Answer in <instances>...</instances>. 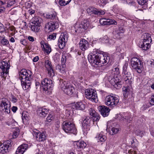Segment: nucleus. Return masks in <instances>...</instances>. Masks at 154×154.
<instances>
[{
  "mask_svg": "<svg viewBox=\"0 0 154 154\" xmlns=\"http://www.w3.org/2000/svg\"><path fill=\"white\" fill-rule=\"evenodd\" d=\"M93 54L88 56V59L91 64L94 67H100L109 61L110 57L106 55Z\"/></svg>",
  "mask_w": 154,
  "mask_h": 154,
  "instance_id": "nucleus-1",
  "label": "nucleus"
},
{
  "mask_svg": "<svg viewBox=\"0 0 154 154\" xmlns=\"http://www.w3.org/2000/svg\"><path fill=\"white\" fill-rule=\"evenodd\" d=\"M19 78L21 80V84L24 90L29 89L31 85L32 72L29 70L22 69L19 73Z\"/></svg>",
  "mask_w": 154,
  "mask_h": 154,
  "instance_id": "nucleus-2",
  "label": "nucleus"
},
{
  "mask_svg": "<svg viewBox=\"0 0 154 154\" xmlns=\"http://www.w3.org/2000/svg\"><path fill=\"white\" fill-rule=\"evenodd\" d=\"M110 74L108 78V80L112 85L116 88L121 87V82L119 79V75L120 71L118 66H114L111 71L109 72Z\"/></svg>",
  "mask_w": 154,
  "mask_h": 154,
  "instance_id": "nucleus-3",
  "label": "nucleus"
},
{
  "mask_svg": "<svg viewBox=\"0 0 154 154\" xmlns=\"http://www.w3.org/2000/svg\"><path fill=\"white\" fill-rule=\"evenodd\" d=\"M73 119H71L69 120L64 121L63 123L62 128L66 133H69L76 134L77 130L75 124L73 123Z\"/></svg>",
  "mask_w": 154,
  "mask_h": 154,
  "instance_id": "nucleus-4",
  "label": "nucleus"
},
{
  "mask_svg": "<svg viewBox=\"0 0 154 154\" xmlns=\"http://www.w3.org/2000/svg\"><path fill=\"white\" fill-rule=\"evenodd\" d=\"M59 87L65 93L69 95H72L74 92V89L72 86L63 79L60 80Z\"/></svg>",
  "mask_w": 154,
  "mask_h": 154,
  "instance_id": "nucleus-5",
  "label": "nucleus"
},
{
  "mask_svg": "<svg viewBox=\"0 0 154 154\" xmlns=\"http://www.w3.org/2000/svg\"><path fill=\"white\" fill-rule=\"evenodd\" d=\"M86 98L92 102L97 103L98 101V98L96 91L92 88L87 89L85 91Z\"/></svg>",
  "mask_w": 154,
  "mask_h": 154,
  "instance_id": "nucleus-6",
  "label": "nucleus"
},
{
  "mask_svg": "<svg viewBox=\"0 0 154 154\" xmlns=\"http://www.w3.org/2000/svg\"><path fill=\"white\" fill-rule=\"evenodd\" d=\"M42 20L39 17H33L31 20V29L32 30L35 32H38L41 28V23Z\"/></svg>",
  "mask_w": 154,
  "mask_h": 154,
  "instance_id": "nucleus-7",
  "label": "nucleus"
},
{
  "mask_svg": "<svg viewBox=\"0 0 154 154\" xmlns=\"http://www.w3.org/2000/svg\"><path fill=\"white\" fill-rule=\"evenodd\" d=\"M119 101V99L118 97L111 95L107 96L105 100L106 104L112 108L116 106Z\"/></svg>",
  "mask_w": 154,
  "mask_h": 154,
  "instance_id": "nucleus-8",
  "label": "nucleus"
},
{
  "mask_svg": "<svg viewBox=\"0 0 154 154\" xmlns=\"http://www.w3.org/2000/svg\"><path fill=\"white\" fill-rule=\"evenodd\" d=\"M143 39L141 43V47L143 50H147L150 47V43L152 42L150 35L148 33H145L143 35Z\"/></svg>",
  "mask_w": 154,
  "mask_h": 154,
  "instance_id": "nucleus-9",
  "label": "nucleus"
},
{
  "mask_svg": "<svg viewBox=\"0 0 154 154\" xmlns=\"http://www.w3.org/2000/svg\"><path fill=\"white\" fill-rule=\"evenodd\" d=\"M142 63L138 58L134 57L131 60V64L132 68L137 71L138 73H141L142 72L143 67Z\"/></svg>",
  "mask_w": 154,
  "mask_h": 154,
  "instance_id": "nucleus-10",
  "label": "nucleus"
},
{
  "mask_svg": "<svg viewBox=\"0 0 154 154\" xmlns=\"http://www.w3.org/2000/svg\"><path fill=\"white\" fill-rule=\"evenodd\" d=\"M10 67V65L7 61H2L0 62V68L2 70L1 74L2 77L5 78L6 77V75L8 74Z\"/></svg>",
  "mask_w": 154,
  "mask_h": 154,
  "instance_id": "nucleus-11",
  "label": "nucleus"
},
{
  "mask_svg": "<svg viewBox=\"0 0 154 154\" xmlns=\"http://www.w3.org/2000/svg\"><path fill=\"white\" fill-rule=\"evenodd\" d=\"M10 102L8 100L5 98H2L0 104V107L2 111L7 114L10 112Z\"/></svg>",
  "mask_w": 154,
  "mask_h": 154,
  "instance_id": "nucleus-12",
  "label": "nucleus"
},
{
  "mask_svg": "<svg viewBox=\"0 0 154 154\" xmlns=\"http://www.w3.org/2000/svg\"><path fill=\"white\" fill-rule=\"evenodd\" d=\"M43 90L46 91H49L51 90L53 85L52 81L47 78H45L41 82Z\"/></svg>",
  "mask_w": 154,
  "mask_h": 154,
  "instance_id": "nucleus-13",
  "label": "nucleus"
},
{
  "mask_svg": "<svg viewBox=\"0 0 154 154\" xmlns=\"http://www.w3.org/2000/svg\"><path fill=\"white\" fill-rule=\"evenodd\" d=\"M59 26L57 21L50 22L45 24V30L46 32H49L57 28Z\"/></svg>",
  "mask_w": 154,
  "mask_h": 154,
  "instance_id": "nucleus-14",
  "label": "nucleus"
},
{
  "mask_svg": "<svg viewBox=\"0 0 154 154\" xmlns=\"http://www.w3.org/2000/svg\"><path fill=\"white\" fill-rule=\"evenodd\" d=\"M91 121V119L89 116L86 117L83 120L82 130L84 134H86L88 131L90 130V126Z\"/></svg>",
  "mask_w": 154,
  "mask_h": 154,
  "instance_id": "nucleus-15",
  "label": "nucleus"
},
{
  "mask_svg": "<svg viewBox=\"0 0 154 154\" xmlns=\"http://www.w3.org/2000/svg\"><path fill=\"white\" fill-rule=\"evenodd\" d=\"M68 40L67 35L66 33H62L58 41V45L60 49L63 48L65 46Z\"/></svg>",
  "mask_w": 154,
  "mask_h": 154,
  "instance_id": "nucleus-16",
  "label": "nucleus"
},
{
  "mask_svg": "<svg viewBox=\"0 0 154 154\" xmlns=\"http://www.w3.org/2000/svg\"><path fill=\"white\" fill-rule=\"evenodd\" d=\"M11 140L4 142L0 145V152L4 154L8 152L10 147L11 146Z\"/></svg>",
  "mask_w": 154,
  "mask_h": 154,
  "instance_id": "nucleus-17",
  "label": "nucleus"
},
{
  "mask_svg": "<svg viewBox=\"0 0 154 154\" xmlns=\"http://www.w3.org/2000/svg\"><path fill=\"white\" fill-rule=\"evenodd\" d=\"M122 74H124L123 81H124L125 83L127 84L128 86L130 85L133 81V79L131 73L128 72Z\"/></svg>",
  "mask_w": 154,
  "mask_h": 154,
  "instance_id": "nucleus-18",
  "label": "nucleus"
},
{
  "mask_svg": "<svg viewBox=\"0 0 154 154\" xmlns=\"http://www.w3.org/2000/svg\"><path fill=\"white\" fill-rule=\"evenodd\" d=\"M45 66L48 72V73L49 76H53L54 75V73L51 62L48 60H46L45 62Z\"/></svg>",
  "mask_w": 154,
  "mask_h": 154,
  "instance_id": "nucleus-19",
  "label": "nucleus"
},
{
  "mask_svg": "<svg viewBox=\"0 0 154 154\" xmlns=\"http://www.w3.org/2000/svg\"><path fill=\"white\" fill-rule=\"evenodd\" d=\"M100 23L103 26L110 25H115L117 24V22L115 20L105 18H102L99 20Z\"/></svg>",
  "mask_w": 154,
  "mask_h": 154,
  "instance_id": "nucleus-20",
  "label": "nucleus"
},
{
  "mask_svg": "<svg viewBox=\"0 0 154 154\" xmlns=\"http://www.w3.org/2000/svg\"><path fill=\"white\" fill-rule=\"evenodd\" d=\"M33 132V135L37 141H43L45 140L46 136L44 133L39 132L37 130L36 131H34Z\"/></svg>",
  "mask_w": 154,
  "mask_h": 154,
  "instance_id": "nucleus-21",
  "label": "nucleus"
},
{
  "mask_svg": "<svg viewBox=\"0 0 154 154\" xmlns=\"http://www.w3.org/2000/svg\"><path fill=\"white\" fill-rule=\"evenodd\" d=\"M48 109L44 107L38 108L36 110L37 114L41 117H45L48 114Z\"/></svg>",
  "mask_w": 154,
  "mask_h": 154,
  "instance_id": "nucleus-22",
  "label": "nucleus"
},
{
  "mask_svg": "<svg viewBox=\"0 0 154 154\" xmlns=\"http://www.w3.org/2000/svg\"><path fill=\"white\" fill-rule=\"evenodd\" d=\"M98 109L101 114L104 117L108 116L109 114L110 109L106 106H99L98 107Z\"/></svg>",
  "mask_w": 154,
  "mask_h": 154,
  "instance_id": "nucleus-23",
  "label": "nucleus"
},
{
  "mask_svg": "<svg viewBox=\"0 0 154 154\" xmlns=\"http://www.w3.org/2000/svg\"><path fill=\"white\" fill-rule=\"evenodd\" d=\"M79 46L80 49L83 51L88 49L89 46V44L88 42L84 39L81 40L79 43Z\"/></svg>",
  "mask_w": 154,
  "mask_h": 154,
  "instance_id": "nucleus-24",
  "label": "nucleus"
},
{
  "mask_svg": "<svg viewBox=\"0 0 154 154\" xmlns=\"http://www.w3.org/2000/svg\"><path fill=\"white\" fill-rule=\"evenodd\" d=\"M89 111L90 115L92 116L93 122L99 121L100 118V115L92 108H90Z\"/></svg>",
  "mask_w": 154,
  "mask_h": 154,
  "instance_id": "nucleus-25",
  "label": "nucleus"
},
{
  "mask_svg": "<svg viewBox=\"0 0 154 154\" xmlns=\"http://www.w3.org/2000/svg\"><path fill=\"white\" fill-rule=\"evenodd\" d=\"M85 107V104L82 102H79L74 103L72 106V108L73 109L79 110H84Z\"/></svg>",
  "mask_w": 154,
  "mask_h": 154,
  "instance_id": "nucleus-26",
  "label": "nucleus"
},
{
  "mask_svg": "<svg viewBox=\"0 0 154 154\" xmlns=\"http://www.w3.org/2000/svg\"><path fill=\"white\" fill-rule=\"evenodd\" d=\"M87 11L88 12H92V13L98 15H103L105 13V12L103 10H99L96 8H88L87 9Z\"/></svg>",
  "mask_w": 154,
  "mask_h": 154,
  "instance_id": "nucleus-27",
  "label": "nucleus"
},
{
  "mask_svg": "<svg viewBox=\"0 0 154 154\" xmlns=\"http://www.w3.org/2000/svg\"><path fill=\"white\" fill-rule=\"evenodd\" d=\"M28 145L26 144H23L20 146L17 149L16 153L17 154H23L26 150Z\"/></svg>",
  "mask_w": 154,
  "mask_h": 154,
  "instance_id": "nucleus-28",
  "label": "nucleus"
},
{
  "mask_svg": "<svg viewBox=\"0 0 154 154\" xmlns=\"http://www.w3.org/2000/svg\"><path fill=\"white\" fill-rule=\"evenodd\" d=\"M109 123H107L106 131H109L110 134L111 135H113L117 134L119 131L118 128L112 127V126L109 127Z\"/></svg>",
  "mask_w": 154,
  "mask_h": 154,
  "instance_id": "nucleus-29",
  "label": "nucleus"
},
{
  "mask_svg": "<svg viewBox=\"0 0 154 154\" xmlns=\"http://www.w3.org/2000/svg\"><path fill=\"white\" fill-rule=\"evenodd\" d=\"M74 144H76L78 149H83L85 148L87 146L86 143L83 141H76L74 143Z\"/></svg>",
  "mask_w": 154,
  "mask_h": 154,
  "instance_id": "nucleus-30",
  "label": "nucleus"
},
{
  "mask_svg": "<svg viewBox=\"0 0 154 154\" xmlns=\"http://www.w3.org/2000/svg\"><path fill=\"white\" fill-rule=\"evenodd\" d=\"M104 134L103 132H101L96 137V138H97L98 142L99 141L104 142L106 140V137Z\"/></svg>",
  "mask_w": 154,
  "mask_h": 154,
  "instance_id": "nucleus-31",
  "label": "nucleus"
},
{
  "mask_svg": "<svg viewBox=\"0 0 154 154\" xmlns=\"http://www.w3.org/2000/svg\"><path fill=\"white\" fill-rule=\"evenodd\" d=\"M89 23L87 20H84L83 22H82L81 24L79 25L80 28H83L85 29H86L89 26Z\"/></svg>",
  "mask_w": 154,
  "mask_h": 154,
  "instance_id": "nucleus-32",
  "label": "nucleus"
},
{
  "mask_svg": "<svg viewBox=\"0 0 154 154\" xmlns=\"http://www.w3.org/2000/svg\"><path fill=\"white\" fill-rule=\"evenodd\" d=\"M122 91L124 97H127L129 94L130 90L129 87H123L122 88Z\"/></svg>",
  "mask_w": 154,
  "mask_h": 154,
  "instance_id": "nucleus-33",
  "label": "nucleus"
},
{
  "mask_svg": "<svg viewBox=\"0 0 154 154\" xmlns=\"http://www.w3.org/2000/svg\"><path fill=\"white\" fill-rule=\"evenodd\" d=\"M71 1V0H59L58 3L60 6H64L69 4Z\"/></svg>",
  "mask_w": 154,
  "mask_h": 154,
  "instance_id": "nucleus-34",
  "label": "nucleus"
},
{
  "mask_svg": "<svg viewBox=\"0 0 154 154\" xmlns=\"http://www.w3.org/2000/svg\"><path fill=\"white\" fill-rule=\"evenodd\" d=\"M56 13L55 11H53L51 13L48 14H46V17L47 18L54 19H55L56 20Z\"/></svg>",
  "mask_w": 154,
  "mask_h": 154,
  "instance_id": "nucleus-35",
  "label": "nucleus"
},
{
  "mask_svg": "<svg viewBox=\"0 0 154 154\" xmlns=\"http://www.w3.org/2000/svg\"><path fill=\"white\" fill-rule=\"evenodd\" d=\"M66 67V64H62V66L58 64L56 66V69L58 70L61 72L63 73L65 70Z\"/></svg>",
  "mask_w": 154,
  "mask_h": 154,
  "instance_id": "nucleus-36",
  "label": "nucleus"
},
{
  "mask_svg": "<svg viewBox=\"0 0 154 154\" xmlns=\"http://www.w3.org/2000/svg\"><path fill=\"white\" fill-rule=\"evenodd\" d=\"M7 124L9 126H15L17 125V122L13 119H10L6 122Z\"/></svg>",
  "mask_w": 154,
  "mask_h": 154,
  "instance_id": "nucleus-37",
  "label": "nucleus"
},
{
  "mask_svg": "<svg viewBox=\"0 0 154 154\" xmlns=\"http://www.w3.org/2000/svg\"><path fill=\"white\" fill-rule=\"evenodd\" d=\"M45 46L43 48L44 51L48 54H49L51 51V49L49 45L47 43L45 44Z\"/></svg>",
  "mask_w": 154,
  "mask_h": 154,
  "instance_id": "nucleus-38",
  "label": "nucleus"
},
{
  "mask_svg": "<svg viewBox=\"0 0 154 154\" xmlns=\"http://www.w3.org/2000/svg\"><path fill=\"white\" fill-rule=\"evenodd\" d=\"M120 119L121 120H127V122H130L131 121L132 119L131 118H130L129 117H127L126 116H123V115H120ZM120 117V116H119Z\"/></svg>",
  "mask_w": 154,
  "mask_h": 154,
  "instance_id": "nucleus-39",
  "label": "nucleus"
},
{
  "mask_svg": "<svg viewBox=\"0 0 154 154\" xmlns=\"http://www.w3.org/2000/svg\"><path fill=\"white\" fill-rule=\"evenodd\" d=\"M67 54L64 53L62 54V57L61 59V62L62 64H65V63L67 59Z\"/></svg>",
  "mask_w": 154,
  "mask_h": 154,
  "instance_id": "nucleus-40",
  "label": "nucleus"
},
{
  "mask_svg": "<svg viewBox=\"0 0 154 154\" xmlns=\"http://www.w3.org/2000/svg\"><path fill=\"white\" fill-rule=\"evenodd\" d=\"M128 64L127 63H125L123 67V72L122 73H125L126 72H128Z\"/></svg>",
  "mask_w": 154,
  "mask_h": 154,
  "instance_id": "nucleus-41",
  "label": "nucleus"
},
{
  "mask_svg": "<svg viewBox=\"0 0 154 154\" xmlns=\"http://www.w3.org/2000/svg\"><path fill=\"white\" fill-rule=\"evenodd\" d=\"M1 43L2 45H5L9 43V42L7 39L4 38L2 40Z\"/></svg>",
  "mask_w": 154,
  "mask_h": 154,
  "instance_id": "nucleus-42",
  "label": "nucleus"
},
{
  "mask_svg": "<svg viewBox=\"0 0 154 154\" xmlns=\"http://www.w3.org/2000/svg\"><path fill=\"white\" fill-rule=\"evenodd\" d=\"M53 119V116L51 114H49L48 116L46 119V121L48 122H50Z\"/></svg>",
  "mask_w": 154,
  "mask_h": 154,
  "instance_id": "nucleus-43",
  "label": "nucleus"
},
{
  "mask_svg": "<svg viewBox=\"0 0 154 154\" xmlns=\"http://www.w3.org/2000/svg\"><path fill=\"white\" fill-rule=\"evenodd\" d=\"M56 38V34L55 33H53L52 35H49L48 37V39H49L50 40H54Z\"/></svg>",
  "mask_w": 154,
  "mask_h": 154,
  "instance_id": "nucleus-44",
  "label": "nucleus"
},
{
  "mask_svg": "<svg viewBox=\"0 0 154 154\" xmlns=\"http://www.w3.org/2000/svg\"><path fill=\"white\" fill-rule=\"evenodd\" d=\"M18 131H14L13 132L12 136L13 138H16L18 137L19 132L18 130Z\"/></svg>",
  "mask_w": 154,
  "mask_h": 154,
  "instance_id": "nucleus-45",
  "label": "nucleus"
},
{
  "mask_svg": "<svg viewBox=\"0 0 154 154\" xmlns=\"http://www.w3.org/2000/svg\"><path fill=\"white\" fill-rule=\"evenodd\" d=\"M15 1L14 0H9L8 3V7H10L15 3Z\"/></svg>",
  "mask_w": 154,
  "mask_h": 154,
  "instance_id": "nucleus-46",
  "label": "nucleus"
},
{
  "mask_svg": "<svg viewBox=\"0 0 154 154\" xmlns=\"http://www.w3.org/2000/svg\"><path fill=\"white\" fill-rule=\"evenodd\" d=\"M147 0H137V2L139 5H143L147 2Z\"/></svg>",
  "mask_w": 154,
  "mask_h": 154,
  "instance_id": "nucleus-47",
  "label": "nucleus"
},
{
  "mask_svg": "<svg viewBox=\"0 0 154 154\" xmlns=\"http://www.w3.org/2000/svg\"><path fill=\"white\" fill-rule=\"evenodd\" d=\"M11 97V101L13 103H16L17 101L16 97L13 95H12Z\"/></svg>",
  "mask_w": 154,
  "mask_h": 154,
  "instance_id": "nucleus-48",
  "label": "nucleus"
},
{
  "mask_svg": "<svg viewBox=\"0 0 154 154\" xmlns=\"http://www.w3.org/2000/svg\"><path fill=\"white\" fill-rule=\"evenodd\" d=\"M3 25L0 22V32H2L5 31V29L3 28Z\"/></svg>",
  "mask_w": 154,
  "mask_h": 154,
  "instance_id": "nucleus-49",
  "label": "nucleus"
},
{
  "mask_svg": "<svg viewBox=\"0 0 154 154\" xmlns=\"http://www.w3.org/2000/svg\"><path fill=\"white\" fill-rule=\"evenodd\" d=\"M137 151L136 150L130 149L128 150V153L127 154H136Z\"/></svg>",
  "mask_w": 154,
  "mask_h": 154,
  "instance_id": "nucleus-50",
  "label": "nucleus"
},
{
  "mask_svg": "<svg viewBox=\"0 0 154 154\" xmlns=\"http://www.w3.org/2000/svg\"><path fill=\"white\" fill-rule=\"evenodd\" d=\"M55 129L56 130H58L60 128V122L59 121H57L55 125Z\"/></svg>",
  "mask_w": 154,
  "mask_h": 154,
  "instance_id": "nucleus-51",
  "label": "nucleus"
},
{
  "mask_svg": "<svg viewBox=\"0 0 154 154\" xmlns=\"http://www.w3.org/2000/svg\"><path fill=\"white\" fill-rule=\"evenodd\" d=\"M138 146L137 143L134 142H132L131 146L133 148H136Z\"/></svg>",
  "mask_w": 154,
  "mask_h": 154,
  "instance_id": "nucleus-52",
  "label": "nucleus"
},
{
  "mask_svg": "<svg viewBox=\"0 0 154 154\" xmlns=\"http://www.w3.org/2000/svg\"><path fill=\"white\" fill-rule=\"evenodd\" d=\"M28 13L29 14L32 15L35 13V11L32 9H30L28 10Z\"/></svg>",
  "mask_w": 154,
  "mask_h": 154,
  "instance_id": "nucleus-53",
  "label": "nucleus"
},
{
  "mask_svg": "<svg viewBox=\"0 0 154 154\" xmlns=\"http://www.w3.org/2000/svg\"><path fill=\"white\" fill-rule=\"evenodd\" d=\"M28 38L30 41L32 42H33L35 40L34 37L30 36H29Z\"/></svg>",
  "mask_w": 154,
  "mask_h": 154,
  "instance_id": "nucleus-54",
  "label": "nucleus"
},
{
  "mask_svg": "<svg viewBox=\"0 0 154 154\" xmlns=\"http://www.w3.org/2000/svg\"><path fill=\"white\" fill-rule=\"evenodd\" d=\"M17 109V106H13L12 108V110L14 112H15Z\"/></svg>",
  "mask_w": 154,
  "mask_h": 154,
  "instance_id": "nucleus-55",
  "label": "nucleus"
},
{
  "mask_svg": "<svg viewBox=\"0 0 154 154\" xmlns=\"http://www.w3.org/2000/svg\"><path fill=\"white\" fill-rule=\"evenodd\" d=\"M39 59V57L38 56H37L34 57L33 59V61L34 62H36Z\"/></svg>",
  "mask_w": 154,
  "mask_h": 154,
  "instance_id": "nucleus-56",
  "label": "nucleus"
},
{
  "mask_svg": "<svg viewBox=\"0 0 154 154\" xmlns=\"http://www.w3.org/2000/svg\"><path fill=\"white\" fill-rule=\"evenodd\" d=\"M5 11V8L4 7H0V13H3Z\"/></svg>",
  "mask_w": 154,
  "mask_h": 154,
  "instance_id": "nucleus-57",
  "label": "nucleus"
},
{
  "mask_svg": "<svg viewBox=\"0 0 154 154\" xmlns=\"http://www.w3.org/2000/svg\"><path fill=\"white\" fill-rule=\"evenodd\" d=\"M150 130L151 135L152 136L154 137V128H152Z\"/></svg>",
  "mask_w": 154,
  "mask_h": 154,
  "instance_id": "nucleus-58",
  "label": "nucleus"
},
{
  "mask_svg": "<svg viewBox=\"0 0 154 154\" xmlns=\"http://www.w3.org/2000/svg\"><path fill=\"white\" fill-rule=\"evenodd\" d=\"M151 99L150 101V103L152 105H154V99L151 97Z\"/></svg>",
  "mask_w": 154,
  "mask_h": 154,
  "instance_id": "nucleus-59",
  "label": "nucleus"
},
{
  "mask_svg": "<svg viewBox=\"0 0 154 154\" xmlns=\"http://www.w3.org/2000/svg\"><path fill=\"white\" fill-rule=\"evenodd\" d=\"M45 43L44 41H42L40 42V44L41 45L42 47L43 48H43H44V47L45 46Z\"/></svg>",
  "mask_w": 154,
  "mask_h": 154,
  "instance_id": "nucleus-60",
  "label": "nucleus"
},
{
  "mask_svg": "<svg viewBox=\"0 0 154 154\" xmlns=\"http://www.w3.org/2000/svg\"><path fill=\"white\" fill-rule=\"evenodd\" d=\"M119 30L121 33H122L124 32V29L122 27H120L119 28Z\"/></svg>",
  "mask_w": 154,
  "mask_h": 154,
  "instance_id": "nucleus-61",
  "label": "nucleus"
},
{
  "mask_svg": "<svg viewBox=\"0 0 154 154\" xmlns=\"http://www.w3.org/2000/svg\"><path fill=\"white\" fill-rule=\"evenodd\" d=\"M27 117L25 115H22V119L23 121H24V120H26L27 119Z\"/></svg>",
  "mask_w": 154,
  "mask_h": 154,
  "instance_id": "nucleus-62",
  "label": "nucleus"
},
{
  "mask_svg": "<svg viewBox=\"0 0 154 154\" xmlns=\"http://www.w3.org/2000/svg\"><path fill=\"white\" fill-rule=\"evenodd\" d=\"M9 29L11 31H13L15 30V28L14 26H11L9 27Z\"/></svg>",
  "mask_w": 154,
  "mask_h": 154,
  "instance_id": "nucleus-63",
  "label": "nucleus"
},
{
  "mask_svg": "<svg viewBox=\"0 0 154 154\" xmlns=\"http://www.w3.org/2000/svg\"><path fill=\"white\" fill-rule=\"evenodd\" d=\"M143 132L141 131H140V132L138 133H137V135H139L140 137L143 136Z\"/></svg>",
  "mask_w": 154,
  "mask_h": 154,
  "instance_id": "nucleus-64",
  "label": "nucleus"
}]
</instances>
